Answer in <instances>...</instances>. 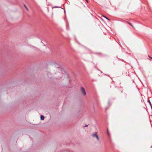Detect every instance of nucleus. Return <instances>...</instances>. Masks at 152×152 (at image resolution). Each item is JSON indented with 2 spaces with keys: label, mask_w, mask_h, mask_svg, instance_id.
I'll return each instance as SVG.
<instances>
[{
  "label": "nucleus",
  "mask_w": 152,
  "mask_h": 152,
  "mask_svg": "<svg viewBox=\"0 0 152 152\" xmlns=\"http://www.w3.org/2000/svg\"><path fill=\"white\" fill-rule=\"evenodd\" d=\"M81 90L83 95L84 96H85L86 95V93L84 88L81 87Z\"/></svg>",
  "instance_id": "obj_1"
},
{
  "label": "nucleus",
  "mask_w": 152,
  "mask_h": 152,
  "mask_svg": "<svg viewBox=\"0 0 152 152\" xmlns=\"http://www.w3.org/2000/svg\"><path fill=\"white\" fill-rule=\"evenodd\" d=\"M92 137H96L98 140H99V138L98 135L95 134H92Z\"/></svg>",
  "instance_id": "obj_2"
},
{
  "label": "nucleus",
  "mask_w": 152,
  "mask_h": 152,
  "mask_svg": "<svg viewBox=\"0 0 152 152\" xmlns=\"http://www.w3.org/2000/svg\"><path fill=\"white\" fill-rule=\"evenodd\" d=\"M40 118L41 120H43L44 119V117L43 115H41Z\"/></svg>",
  "instance_id": "obj_3"
},
{
  "label": "nucleus",
  "mask_w": 152,
  "mask_h": 152,
  "mask_svg": "<svg viewBox=\"0 0 152 152\" xmlns=\"http://www.w3.org/2000/svg\"><path fill=\"white\" fill-rule=\"evenodd\" d=\"M24 7H25V8H26V10H27V11H29V10L28 8L26 6L25 4H24Z\"/></svg>",
  "instance_id": "obj_4"
},
{
  "label": "nucleus",
  "mask_w": 152,
  "mask_h": 152,
  "mask_svg": "<svg viewBox=\"0 0 152 152\" xmlns=\"http://www.w3.org/2000/svg\"><path fill=\"white\" fill-rule=\"evenodd\" d=\"M127 23H128L130 25L132 26L133 27H134V26L132 25V24L130 23L129 22H127Z\"/></svg>",
  "instance_id": "obj_5"
},
{
  "label": "nucleus",
  "mask_w": 152,
  "mask_h": 152,
  "mask_svg": "<svg viewBox=\"0 0 152 152\" xmlns=\"http://www.w3.org/2000/svg\"><path fill=\"white\" fill-rule=\"evenodd\" d=\"M148 101L149 102V103H150V104L151 105V103L150 102V101L149 100H148Z\"/></svg>",
  "instance_id": "obj_6"
},
{
  "label": "nucleus",
  "mask_w": 152,
  "mask_h": 152,
  "mask_svg": "<svg viewBox=\"0 0 152 152\" xmlns=\"http://www.w3.org/2000/svg\"><path fill=\"white\" fill-rule=\"evenodd\" d=\"M104 18H106L107 19H108V20H109V19H108V18H106V17H105V16H103Z\"/></svg>",
  "instance_id": "obj_7"
},
{
  "label": "nucleus",
  "mask_w": 152,
  "mask_h": 152,
  "mask_svg": "<svg viewBox=\"0 0 152 152\" xmlns=\"http://www.w3.org/2000/svg\"><path fill=\"white\" fill-rule=\"evenodd\" d=\"M107 134H109V132L108 131V130H107Z\"/></svg>",
  "instance_id": "obj_8"
},
{
  "label": "nucleus",
  "mask_w": 152,
  "mask_h": 152,
  "mask_svg": "<svg viewBox=\"0 0 152 152\" xmlns=\"http://www.w3.org/2000/svg\"><path fill=\"white\" fill-rule=\"evenodd\" d=\"M87 126H88V125H86L85 126V127H87Z\"/></svg>",
  "instance_id": "obj_9"
},
{
  "label": "nucleus",
  "mask_w": 152,
  "mask_h": 152,
  "mask_svg": "<svg viewBox=\"0 0 152 152\" xmlns=\"http://www.w3.org/2000/svg\"><path fill=\"white\" fill-rule=\"evenodd\" d=\"M150 57V58H151V57Z\"/></svg>",
  "instance_id": "obj_10"
},
{
  "label": "nucleus",
  "mask_w": 152,
  "mask_h": 152,
  "mask_svg": "<svg viewBox=\"0 0 152 152\" xmlns=\"http://www.w3.org/2000/svg\"><path fill=\"white\" fill-rule=\"evenodd\" d=\"M86 1H87V0H86Z\"/></svg>",
  "instance_id": "obj_11"
}]
</instances>
